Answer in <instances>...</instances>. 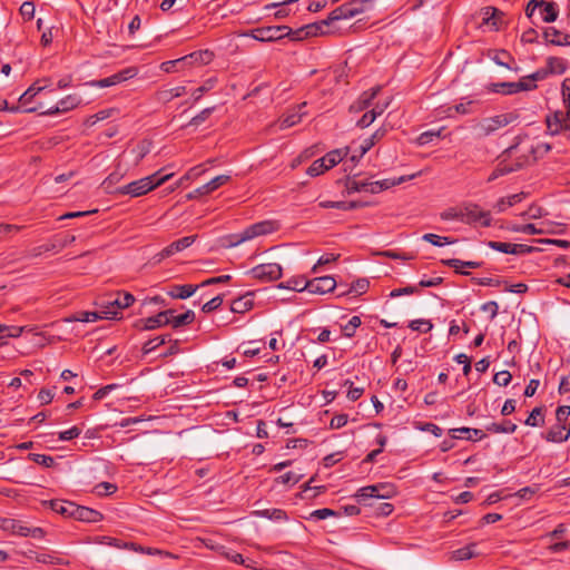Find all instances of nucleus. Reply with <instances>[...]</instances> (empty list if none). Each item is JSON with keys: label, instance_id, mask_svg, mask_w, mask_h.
Returning <instances> with one entry per match:
<instances>
[{"label": "nucleus", "instance_id": "nucleus-1", "mask_svg": "<svg viewBox=\"0 0 570 570\" xmlns=\"http://www.w3.org/2000/svg\"><path fill=\"white\" fill-rule=\"evenodd\" d=\"M163 170L164 169H160L150 176L120 186L115 189V194L130 195L131 197H139L146 195L147 193L163 185L174 176L173 173L161 175Z\"/></svg>", "mask_w": 570, "mask_h": 570}, {"label": "nucleus", "instance_id": "nucleus-2", "mask_svg": "<svg viewBox=\"0 0 570 570\" xmlns=\"http://www.w3.org/2000/svg\"><path fill=\"white\" fill-rule=\"evenodd\" d=\"M517 119L518 115L514 112L500 114L481 119L473 126V129L478 138H483L494 134L500 128L508 126Z\"/></svg>", "mask_w": 570, "mask_h": 570}, {"label": "nucleus", "instance_id": "nucleus-3", "mask_svg": "<svg viewBox=\"0 0 570 570\" xmlns=\"http://www.w3.org/2000/svg\"><path fill=\"white\" fill-rule=\"evenodd\" d=\"M278 229V224L274 220H263L255 223L245 228L239 234L229 236V246H237L244 242L250 240L255 237L271 234Z\"/></svg>", "mask_w": 570, "mask_h": 570}, {"label": "nucleus", "instance_id": "nucleus-4", "mask_svg": "<svg viewBox=\"0 0 570 570\" xmlns=\"http://www.w3.org/2000/svg\"><path fill=\"white\" fill-rule=\"evenodd\" d=\"M135 302V296L130 293H118L116 298L104 299L97 304L101 307L102 317L105 320L120 318L121 311L129 307Z\"/></svg>", "mask_w": 570, "mask_h": 570}, {"label": "nucleus", "instance_id": "nucleus-5", "mask_svg": "<svg viewBox=\"0 0 570 570\" xmlns=\"http://www.w3.org/2000/svg\"><path fill=\"white\" fill-rule=\"evenodd\" d=\"M396 493L395 487L391 483H377L374 485H367L361 488L357 493L356 498L360 503H364L367 505L373 507L374 503H367V500L374 499L376 501H380L382 499H390L394 497Z\"/></svg>", "mask_w": 570, "mask_h": 570}, {"label": "nucleus", "instance_id": "nucleus-6", "mask_svg": "<svg viewBox=\"0 0 570 570\" xmlns=\"http://www.w3.org/2000/svg\"><path fill=\"white\" fill-rule=\"evenodd\" d=\"M459 216L464 224H480L483 227L491 226L490 212L483 210L479 205L469 203L459 208Z\"/></svg>", "mask_w": 570, "mask_h": 570}, {"label": "nucleus", "instance_id": "nucleus-7", "mask_svg": "<svg viewBox=\"0 0 570 570\" xmlns=\"http://www.w3.org/2000/svg\"><path fill=\"white\" fill-rule=\"evenodd\" d=\"M287 36L293 37V31L287 26L262 27L252 31V37L262 42H274Z\"/></svg>", "mask_w": 570, "mask_h": 570}, {"label": "nucleus", "instance_id": "nucleus-8", "mask_svg": "<svg viewBox=\"0 0 570 570\" xmlns=\"http://www.w3.org/2000/svg\"><path fill=\"white\" fill-rule=\"evenodd\" d=\"M249 274L259 281H276L282 277V267L276 263L261 264L253 267Z\"/></svg>", "mask_w": 570, "mask_h": 570}, {"label": "nucleus", "instance_id": "nucleus-9", "mask_svg": "<svg viewBox=\"0 0 570 570\" xmlns=\"http://www.w3.org/2000/svg\"><path fill=\"white\" fill-rule=\"evenodd\" d=\"M547 128L550 134L556 135L561 131H564L568 136H570V112L568 109L566 111H556L552 117L547 118Z\"/></svg>", "mask_w": 570, "mask_h": 570}, {"label": "nucleus", "instance_id": "nucleus-10", "mask_svg": "<svg viewBox=\"0 0 570 570\" xmlns=\"http://www.w3.org/2000/svg\"><path fill=\"white\" fill-rule=\"evenodd\" d=\"M364 10L363 2L358 0H353L351 2L344 3L340 6L338 8L334 9L330 16L328 20L331 22L337 21L341 19H350L353 18L360 13H362Z\"/></svg>", "mask_w": 570, "mask_h": 570}, {"label": "nucleus", "instance_id": "nucleus-11", "mask_svg": "<svg viewBox=\"0 0 570 570\" xmlns=\"http://www.w3.org/2000/svg\"><path fill=\"white\" fill-rule=\"evenodd\" d=\"M330 23H331V21L327 18L325 20H322L321 22H314V23L306 24V26L297 29L296 31H293L292 39L293 40H302L307 37H316L320 35H326V33H328L326 28L330 26Z\"/></svg>", "mask_w": 570, "mask_h": 570}, {"label": "nucleus", "instance_id": "nucleus-12", "mask_svg": "<svg viewBox=\"0 0 570 570\" xmlns=\"http://www.w3.org/2000/svg\"><path fill=\"white\" fill-rule=\"evenodd\" d=\"M335 287L336 281L332 276L316 277L306 282L303 286L312 294H326L334 291Z\"/></svg>", "mask_w": 570, "mask_h": 570}, {"label": "nucleus", "instance_id": "nucleus-13", "mask_svg": "<svg viewBox=\"0 0 570 570\" xmlns=\"http://www.w3.org/2000/svg\"><path fill=\"white\" fill-rule=\"evenodd\" d=\"M229 180H230L229 175L216 176L207 184L198 187L197 189H195L191 193H188L186 195V198L190 200V199L197 198L198 196L208 195V194L213 193L214 190H216L217 188H219L220 186L227 184Z\"/></svg>", "mask_w": 570, "mask_h": 570}, {"label": "nucleus", "instance_id": "nucleus-14", "mask_svg": "<svg viewBox=\"0 0 570 570\" xmlns=\"http://www.w3.org/2000/svg\"><path fill=\"white\" fill-rule=\"evenodd\" d=\"M543 38L548 45L570 46V35L561 30H558L554 27L544 28Z\"/></svg>", "mask_w": 570, "mask_h": 570}, {"label": "nucleus", "instance_id": "nucleus-15", "mask_svg": "<svg viewBox=\"0 0 570 570\" xmlns=\"http://www.w3.org/2000/svg\"><path fill=\"white\" fill-rule=\"evenodd\" d=\"M80 104V98L77 95H69L57 102L56 106L49 108L43 114L46 115H58L60 112L69 111L76 108Z\"/></svg>", "mask_w": 570, "mask_h": 570}, {"label": "nucleus", "instance_id": "nucleus-16", "mask_svg": "<svg viewBox=\"0 0 570 570\" xmlns=\"http://www.w3.org/2000/svg\"><path fill=\"white\" fill-rule=\"evenodd\" d=\"M569 436H570V424L566 425V424H560V423H557L556 425L550 428L547 431V433L544 434V439L548 442H553V443L564 442L569 439Z\"/></svg>", "mask_w": 570, "mask_h": 570}, {"label": "nucleus", "instance_id": "nucleus-17", "mask_svg": "<svg viewBox=\"0 0 570 570\" xmlns=\"http://www.w3.org/2000/svg\"><path fill=\"white\" fill-rule=\"evenodd\" d=\"M381 87L376 86L361 94L358 99L351 106V110L363 111L373 105V100L380 92Z\"/></svg>", "mask_w": 570, "mask_h": 570}, {"label": "nucleus", "instance_id": "nucleus-18", "mask_svg": "<svg viewBox=\"0 0 570 570\" xmlns=\"http://www.w3.org/2000/svg\"><path fill=\"white\" fill-rule=\"evenodd\" d=\"M72 510H75V520H79L82 522L88 523H96L102 520V514L94 509L82 507V505H76L71 507Z\"/></svg>", "mask_w": 570, "mask_h": 570}, {"label": "nucleus", "instance_id": "nucleus-19", "mask_svg": "<svg viewBox=\"0 0 570 570\" xmlns=\"http://www.w3.org/2000/svg\"><path fill=\"white\" fill-rule=\"evenodd\" d=\"M195 239H196V236L191 235V236H185L183 238H179V239L173 242L171 244H169L161 250V253H160L161 258L169 257L178 252H181V250L188 248L189 246H191L194 244Z\"/></svg>", "mask_w": 570, "mask_h": 570}, {"label": "nucleus", "instance_id": "nucleus-20", "mask_svg": "<svg viewBox=\"0 0 570 570\" xmlns=\"http://www.w3.org/2000/svg\"><path fill=\"white\" fill-rule=\"evenodd\" d=\"M450 434L452 439L465 440H482L487 436L482 430L472 428L451 429Z\"/></svg>", "mask_w": 570, "mask_h": 570}, {"label": "nucleus", "instance_id": "nucleus-21", "mask_svg": "<svg viewBox=\"0 0 570 570\" xmlns=\"http://www.w3.org/2000/svg\"><path fill=\"white\" fill-rule=\"evenodd\" d=\"M442 263L454 269L455 273L461 275H469V272H461V268H480L483 265V262L476 261H461L458 258L444 259Z\"/></svg>", "mask_w": 570, "mask_h": 570}, {"label": "nucleus", "instance_id": "nucleus-22", "mask_svg": "<svg viewBox=\"0 0 570 570\" xmlns=\"http://www.w3.org/2000/svg\"><path fill=\"white\" fill-rule=\"evenodd\" d=\"M199 288V285H173L167 294L171 298L186 299L195 294V292Z\"/></svg>", "mask_w": 570, "mask_h": 570}, {"label": "nucleus", "instance_id": "nucleus-23", "mask_svg": "<svg viewBox=\"0 0 570 570\" xmlns=\"http://www.w3.org/2000/svg\"><path fill=\"white\" fill-rule=\"evenodd\" d=\"M306 106V102H303L301 105H298L296 108L297 110L296 111H293V112H289L285 116H283L281 119H279V128L281 129H286V128H289V127H293L295 125H297L301 120H302V117L305 115L304 111H302V109Z\"/></svg>", "mask_w": 570, "mask_h": 570}, {"label": "nucleus", "instance_id": "nucleus-24", "mask_svg": "<svg viewBox=\"0 0 570 570\" xmlns=\"http://www.w3.org/2000/svg\"><path fill=\"white\" fill-rule=\"evenodd\" d=\"M527 197L524 191L513 194L507 197H501L494 205V209L499 213L507 210L509 207L514 206L518 203H521Z\"/></svg>", "mask_w": 570, "mask_h": 570}, {"label": "nucleus", "instance_id": "nucleus-25", "mask_svg": "<svg viewBox=\"0 0 570 570\" xmlns=\"http://www.w3.org/2000/svg\"><path fill=\"white\" fill-rule=\"evenodd\" d=\"M49 505L52 511L63 517L75 518V510H72L71 507H76L77 504L73 502L65 500H51L49 501Z\"/></svg>", "mask_w": 570, "mask_h": 570}, {"label": "nucleus", "instance_id": "nucleus-26", "mask_svg": "<svg viewBox=\"0 0 570 570\" xmlns=\"http://www.w3.org/2000/svg\"><path fill=\"white\" fill-rule=\"evenodd\" d=\"M386 134V129L379 128L368 138L364 139L360 146L358 158H362L376 142Z\"/></svg>", "mask_w": 570, "mask_h": 570}, {"label": "nucleus", "instance_id": "nucleus-27", "mask_svg": "<svg viewBox=\"0 0 570 570\" xmlns=\"http://www.w3.org/2000/svg\"><path fill=\"white\" fill-rule=\"evenodd\" d=\"M26 525H23L20 521L10 519V518H1L0 519V529L3 531L11 532L13 534H18L24 537Z\"/></svg>", "mask_w": 570, "mask_h": 570}, {"label": "nucleus", "instance_id": "nucleus-28", "mask_svg": "<svg viewBox=\"0 0 570 570\" xmlns=\"http://www.w3.org/2000/svg\"><path fill=\"white\" fill-rule=\"evenodd\" d=\"M253 294L247 293L246 295L233 301L230 309L233 313H245L249 309H252L254 302H253Z\"/></svg>", "mask_w": 570, "mask_h": 570}, {"label": "nucleus", "instance_id": "nucleus-29", "mask_svg": "<svg viewBox=\"0 0 570 570\" xmlns=\"http://www.w3.org/2000/svg\"><path fill=\"white\" fill-rule=\"evenodd\" d=\"M140 322H144L142 330L150 331L156 330L158 327L169 325V318H166V313H158L155 316H150L146 320H141Z\"/></svg>", "mask_w": 570, "mask_h": 570}, {"label": "nucleus", "instance_id": "nucleus-30", "mask_svg": "<svg viewBox=\"0 0 570 570\" xmlns=\"http://www.w3.org/2000/svg\"><path fill=\"white\" fill-rule=\"evenodd\" d=\"M475 546V543H470L463 548L452 551L450 559L455 561H464L478 556V553L474 551Z\"/></svg>", "mask_w": 570, "mask_h": 570}, {"label": "nucleus", "instance_id": "nucleus-31", "mask_svg": "<svg viewBox=\"0 0 570 570\" xmlns=\"http://www.w3.org/2000/svg\"><path fill=\"white\" fill-rule=\"evenodd\" d=\"M487 431L491 433H507L511 434L514 433L518 429L517 424L511 421H503L502 423H491L487 425Z\"/></svg>", "mask_w": 570, "mask_h": 570}, {"label": "nucleus", "instance_id": "nucleus-32", "mask_svg": "<svg viewBox=\"0 0 570 570\" xmlns=\"http://www.w3.org/2000/svg\"><path fill=\"white\" fill-rule=\"evenodd\" d=\"M568 67L567 61L559 57H549L547 59V69L549 73L562 75L566 72Z\"/></svg>", "mask_w": 570, "mask_h": 570}, {"label": "nucleus", "instance_id": "nucleus-33", "mask_svg": "<svg viewBox=\"0 0 570 570\" xmlns=\"http://www.w3.org/2000/svg\"><path fill=\"white\" fill-rule=\"evenodd\" d=\"M476 105L475 100L469 99L466 97L462 98V101L453 107H450L448 109V116H452V111L454 110L456 114L460 115H469L473 112V106Z\"/></svg>", "mask_w": 570, "mask_h": 570}, {"label": "nucleus", "instance_id": "nucleus-34", "mask_svg": "<svg viewBox=\"0 0 570 570\" xmlns=\"http://www.w3.org/2000/svg\"><path fill=\"white\" fill-rule=\"evenodd\" d=\"M186 94V87L185 86H178L171 89L161 90L157 94V98L159 101L163 102H169L174 98H178Z\"/></svg>", "mask_w": 570, "mask_h": 570}, {"label": "nucleus", "instance_id": "nucleus-35", "mask_svg": "<svg viewBox=\"0 0 570 570\" xmlns=\"http://www.w3.org/2000/svg\"><path fill=\"white\" fill-rule=\"evenodd\" d=\"M255 515L267 518L275 521H286L288 519L287 513L282 509H265L254 512Z\"/></svg>", "mask_w": 570, "mask_h": 570}, {"label": "nucleus", "instance_id": "nucleus-36", "mask_svg": "<svg viewBox=\"0 0 570 570\" xmlns=\"http://www.w3.org/2000/svg\"><path fill=\"white\" fill-rule=\"evenodd\" d=\"M346 151L344 153L342 149H335L332 151H328L324 157L321 159L324 160L326 169H331L335 165H337L340 161L343 160L344 156H346Z\"/></svg>", "mask_w": 570, "mask_h": 570}, {"label": "nucleus", "instance_id": "nucleus-37", "mask_svg": "<svg viewBox=\"0 0 570 570\" xmlns=\"http://www.w3.org/2000/svg\"><path fill=\"white\" fill-rule=\"evenodd\" d=\"M169 324L174 328H178L185 325H188L195 321V313L191 309L186 311L185 313L177 315L173 318H169Z\"/></svg>", "mask_w": 570, "mask_h": 570}, {"label": "nucleus", "instance_id": "nucleus-38", "mask_svg": "<svg viewBox=\"0 0 570 570\" xmlns=\"http://www.w3.org/2000/svg\"><path fill=\"white\" fill-rule=\"evenodd\" d=\"M488 89L495 94L502 95H513L515 92V82L503 81V82H493Z\"/></svg>", "mask_w": 570, "mask_h": 570}, {"label": "nucleus", "instance_id": "nucleus-39", "mask_svg": "<svg viewBox=\"0 0 570 570\" xmlns=\"http://www.w3.org/2000/svg\"><path fill=\"white\" fill-rule=\"evenodd\" d=\"M368 286L370 282L366 278H358L350 286V288H347V292H341L338 296H344L352 293L355 295H361L367 291Z\"/></svg>", "mask_w": 570, "mask_h": 570}, {"label": "nucleus", "instance_id": "nucleus-40", "mask_svg": "<svg viewBox=\"0 0 570 570\" xmlns=\"http://www.w3.org/2000/svg\"><path fill=\"white\" fill-rule=\"evenodd\" d=\"M544 423L543 419V409L541 406L534 407L527 420L524 421V424L528 426H541Z\"/></svg>", "mask_w": 570, "mask_h": 570}, {"label": "nucleus", "instance_id": "nucleus-41", "mask_svg": "<svg viewBox=\"0 0 570 570\" xmlns=\"http://www.w3.org/2000/svg\"><path fill=\"white\" fill-rule=\"evenodd\" d=\"M422 239L438 247H442L444 245L454 244L456 240L450 237L439 236L436 234L428 233L422 236Z\"/></svg>", "mask_w": 570, "mask_h": 570}, {"label": "nucleus", "instance_id": "nucleus-42", "mask_svg": "<svg viewBox=\"0 0 570 570\" xmlns=\"http://www.w3.org/2000/svg\"><path fill=\"white\" fill-rule=\"evenodd\" d=\"M73 320L77 322L89 323V322H96L98 320H105V318L102 317L101 307H99V311H95V312H87V311L78 312L75 315Z\"/></svg>", "mask_w": 570, "mask_h": 570}, {"label": "nucleus", "instance_id": "nucleus-43", "mask_svg": "<svg viewBox=\"0 0 570 570\" xmlns=\"http://www.w3.org/2000/svg\"><path fill=\"white\" fill-rule=\"evenodd\" d=\"M167 341H170V335H161L147 341L142 346V353L149 354L159 346L164 345Z\"/></svg>", "mask_w": 570, "mask_h": 570}, {"label": "nucleus", "instance_id": "nucleus-44", "mask_svg": "<svg viewBox=\"0 0 570 570\" xmlns=\"http://www.w3.org/2000/svg\"><path fill=\"white\" fill-rule=\"evenodd\" d=\"M543 21L544 22H553L557 20L559 10L558 6L554 2H543Z\"/></svg>", "mask_w": 570, "mask_h": 570}, {"label": "nucleus", "instance_id": "nucleus-45", "mask_svg": "<svg viewBox=\"0 0 570 570\" xmlns=\"http://www.w3.org/2000/svg\"><path fill=\"white\" fill-rule=\"evenodd\" d=\"M216 81L217 80L215 78H209L200 87L196 88L191 94L194 101H198L204 94L212 90L215 87Z\"/></svg>", "mask_w": 570, "mask_h": 570}, {"label": "nucleus", "instance_id": "nucleus-46", "mask_svg": "<svg viewBox=\"0 0 570 570\" xmlns=\"http://www.w3.org/2000/svg\"><path fill=\"white\" fill-rule=\"evenodd\" d=\"M29 460L32 462L42 465L45 468H52L56 463L55 458L46 454L30 453L28 455Z\"/></svg>", "mask_w": 570, "mask_h": 570}, {"label": "nucleus", "instance_id": "nucleus-47", "mask_svg": "<svg viewBox=\"0 0 570 570\" xmlns=\"http://www.w3.org/2000/svg\"><path fill=\"white\" fill-rule=\"evenodd\" d=\"M409 327L412 331L428 333L433 328V324L431 323L430 320L419 318V320L411 321L409 323Z\"/></svg>", "mask_w": 570, "mask_h": 570}, {"label": "nucleus", "instance_id": "nucleus-48", "mask_svg": "<svg viewBox=\"0 0 570 570\" xmlns=\"http://www.w3.org/2000/svg\"><path fill=\"white\" fill-rule=\"evenodd\" d=\"M361 323L360 316H352L351 320L342 326L343 335L348 338L353 337Z\"/></svg>", "mask_w": 570, "mask_h": 570}, {"label": "nucleus", "instance_id": "nucleus-49", "mask_svg": "<svg viewBox=\"0 0 570 570\" xmlns=\"http://www.w3.org/2000/svg\"><path fill=\"white\" fill-rule=\"evenodd\" d=\"M492 60L502 67H505L508 69H513L510 65V61H513V58L510 56V53L505 50H501L499 52H495L494 56L491 57Z\"/></svg>", "mask_w": 570, "mask_h": 570}, {"label": "nucleus", "instance_id": "nucleus-50", "mask_svg": "<svg viewBox=\"0 0 570 570\" xmlns=\"http://www.w3.org/2000/svg\"><path fill=\"white\" fill-rule=\"evenodd\" d=\"M368 181L356 180L355 178H348L346 181V189L348 193H360L367 190Z\"/></svg>", "mask_w": 570, "mask_h": 570}, {"label": "nucleus", "instance_id": "nucleus-51", "mask_svg": "<svg viewBox=\"0 0 570 570\" xmlns=\"http://www.w3.org/2000/svg\"><path fill=\"white\" fill-rule=\"evenodd\" d=\"M485 14H487V17L483 19V22L485 24H491V27L493 29L498 30L499 29V24H498V21H497V17L498 16H502V12L499 11L498 9H495V8L488 7Z\"/></svg>", "mask_w": 570, "mask_h": 570}, {"label": "nucleus", "instance_id": "nucleus-52", "mask_svg": "<svg viewBox=\"0 0 570 570\" xmlns=\"http://www.w3.org/2000/svg\"><path fill=\"white\" fill-rule=\"evenodd\" d=\"M515 169H517L515 167L499 164L498 167L488 177V181H493L501 176H504V175H508V174L514 171Z\"/></svg>", "mask_w": 570, "mask_h": 570}, {"label": "nucleus", "instance_id": "nucleus-53", "mask_svg": "<svg viewBox=\"0 0 570 570\" xmlns=\"http://www.w3.org/2000/svg\"><path fill=\"white\" fill-rule=\"evenodd\" d=\"M214 110L215 107H208L203 109L199 114H197L195 117L190 119L187 126H199L209 118Z\"/></svg>", "mask_w": 570, "mask_h": 570}, {"label": "nucleus", "instance_id": "nucleus-54", "mask_svg": "<svg viewBox=\"0 0 570 570\" xmlns=\"http://www.w3.org/2000/svg\"><path fill=\"white\" fill-rule=\"evenodd\" d=\"M487 245L497 252H500L503 254H511V255L513 254V244L512 243L490 240L487 243Z\"/></svg>", "mask_w": 570, "mask_h": 570}, {"label": "nucleus", "instance_id": "nucleus-55", "mask_svg": "<svg viewBox=\"0 0 570 570\" xmlns=\"http://www.w3.org/2000/svg\"><path fill=\"white\" fill-rule=\"evenodd\" d=\"M509 229L515 233H523L528 235H537L542 233V230L537 228L534 224L513 225Z\"/></svg>", "mask_w": 570, "mask_h": 570}, {"label": "nucleus", "instance_id": "nucleus-56", "mask_svg": "<svg viewBox=\"0 0 570 570\" xmlns=\"http://www.w3.org/2000/svg\"><path fill=\"white\" fill-rule=\"evenodd\" d=\"M46 87H36V85H32L29 87L19 98V101L22 106H27L29 101L41 90H43Z\"/></svg>", "mask_w": 570, "mask_h": 570}, {"label": "nucleus", "instance_id": "nucleus-57", "mask_svg": "<svg viewBox=\"0 0 570 570\" xmlns=\"http://www.w3.org/2000/svg\"><path fill=\"white\" fill-rule=\"evenodd\" d=\"M420 293H421V291L419 289L417 285H415V286L409 285L405 287L393 289L389 296L391 298H395V297H399L402 295H413V294H420Z\"/></svg>", "mask_w": 570, "mask_h": 570}, {"label": "nucleus", "instance_id": "nucleus-58", "mask_svg": "<svg viewBox=\"0 0 570 570\" xmlns=\"http://www.w3.org/2000/svg\"><path fill=\"white\" fill-rule=\"evenodd\" d=\"M302 474L299 473H295V472H287L281 476H278L275 481L277 483H282V484H296L299 482V480L302 479Z\"/></svg>", "mask_w": 570, "mask_h": 570}, {"label": "nucleus", "instance_id": "nucleus-59", "mask_svg": "<svg viewBox=\"0 0 570 570\" xmlns=\"http://www.w3.org/2000/svg\"><path fill=\"white\" fill-rule=\"evenodd\" d=\"M336 515H338V512H336L332 509H328V508H323V509H317V510L312 511L309 514V519L324 520L328 517H336Z\"/></svg>", "mask_w": 570, "mask_h": 570}, {"label": "nucleus", "instance_id": "nucleus-60", "mask_svg": "<svg viewBox=\"0 0 570 570\" xmlns=\"http://www.w3.org/2000/svg\"><path fill=\"white\" fill-rule=\"evenodd\" d=\"M441 132L442 129L424 131L417 137L416 141L421 146L428 145L433 140V138L440 137Z\"/></svg>", "mask_w": 570, "mask_h": 570}, {"label": "nucleus", "instance_id": "nucleus-61", "mask_svg": "<svg viewBox=\"0 0 570 570\" xmlns=\"http://www.w3.org/2000/svg\"><path fill=\"white\" fill-rule=\"evenodd\" d=\"M35 10L36 7L32 1H24L20 7L19 12L24 20H31L35 17Z\"/></svg>", "mask_w": 570, "mask_h": 570}, {"label": "nucleus", "instance_id": "nucleus-62", "mask_svg": "<svg viewBox=\"0 0 570 570\" xmlns=\"http://www.w3.org/2000/svg\"><path fill=\"white\" fill-rule=\"evenodd\" d=\"M326 169L325 167V164H324V160H322L321 158L320 159H316L306 170L307 175L312 176V177H316L321 174H323Z\"/></svg>", "mask_w": 570, "mask_h": 570}, {"label": "nucleus", "instance_id": "nucleus-63", "mask_svg": "<svg viewBox=\"0 0 570 570\" xmlns=\"http://www.w3.org/2000/svg\"><path fill=\"white\" fill-rule=\"evenodd\" d=\"M117 485L109 482H101L95 487V492L99 495H109L115 493Z\"/></svg>", "mask_w": 570, "mask_h": 570}, {"label": "nucleus", "instance_id": "nucleus-64", "mask_svg": "<svg viewBox=\"0 0 570 570\" xmlns=\"http://www.w3.org/2000/svg\"><path fill=\"white\" fill-rule=\"evenodd\" d=\"M561 94L564 108L570 112V78H566L561 83Z\"/></svg>", "mask_w": 570, "mask_h": 570}]
</instances>
